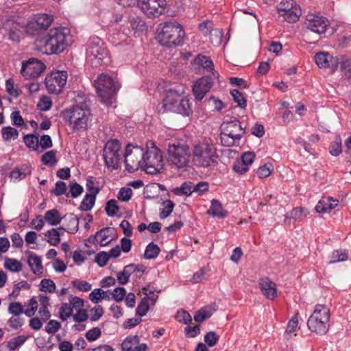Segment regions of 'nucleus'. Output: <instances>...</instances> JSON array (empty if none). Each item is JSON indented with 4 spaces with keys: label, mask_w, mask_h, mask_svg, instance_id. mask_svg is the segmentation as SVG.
I'll return each mask as SVG.
<instances>
[{
    "label": "nucleus",
    "mask_w": 351,
    "mask_h": 351,
    "mask_svg": "<svg viewBox=\"0 0 351 351\" xmlns=\"http://www.w3.org/2000/svg\"><path fill=\"white\" fill-rule=\"evenodd\" d=\"M62 116L64 122L74 131L86 130L92 121L88 101L85 99L83 101H76V104L64 110Z\"/></svg>",
    "instance_id": "obj_1"
},
{
    "label": "nucleus",
    "mask_w": 351,
    "mask_h": 351,
    "mask_svg": "<svg viewBox=\"0 0 351 351\" xmlns=\"http://www.w3.org/2000/svg\"><path fill=\"white\" fill-rule=\"evenodd\" d=\"M70 30L66 27L51 29L38 41L40 51L46 54H58L62 52L69 45Z\"/></svg>",
    "instance_id": "obj_2"
},
{
    "label": "nucleus",
    "mask_w": 351,
    "mask_h": 351,
    "mask_svg": "<svg viewBox=\"0 0 351 351\" xmlns=\"http://www.w3.org/2000/svg\"><path fill=\"white\" fill-rule=\"evenodd\" d=\"M184 36L185 32L180 23L176 21L166 22L162 25L157 40L160 45L172 47L182 45Z\"/></svg>",
    "instance_id": "obj_3"
},
{
    "label": "nucleus",
    "mask_w": 351,
    "mask_h": 351,
    "mask_svg": "<svg viewBox=\"0 0 351 351\" xmlns=\"http://www.w3.org/2000/svg\"><path fill=\"white\" fill-rule=\"evenodd\" d=\"M86 45V59L93 67L106 65L110 62L108 51L101 38L90 37Z\"/></svg>",
    "instance_id": "obj_4"
},
{
    "label": "nucleus",
    "mask_w": 351,
    "mask_h": 351,
    "mask_svg": "<svg viewBox=\"0 0 351 351\" xmlns=\"http://www.w3.org/2000/svg\"><path fill=\"white\" fill-rule=\"evenodd\" d=\"M165 110L189 117L193 112L192 103L190 100L174 90H169L163 100Z\"/></svg>",
    "instance_id": "obj_5"
},
{
    "label": "nucleus",
    "mask_w": 351,
    "mask_h": 351,
    "mask_svg": "<svg viewBox=\"0 0 351 351\" xmlns=\"http://www.w3.org/2000/svg\"><path fill=\"white\" fill-rule=\"evenodd\" d=\"M245 128L236 118H231L230 121L223 122L221 125V144L227 147L235 145L245 134Z\"/></svg>",
    "instance_id": "obj_6"
},
{
    "label": "nucleus",
    "mask_w": 351,
    "mask_h": 351,
    "mask_svg": "<svg viewBox=\"0 0 351 351\" xmlns=\"http://www.w3.org/2000/svg\"><path fill=\"white\" fill-rule=\"evenodd\" d=\"M330 310L326 305L317 304L308 319L309 330L317 335H324L329 329Z\"/></svg>",
    "instance_id": "obj_7"
},
{
    "label": "nucleus",
    "mask_w": 351,
    "mask_h": 351,
    "mask_svg": "<svg viewBox=\"0 0 351 351\" xmlns=\"http://www.w3.org/2000/svg\"><path fill=\"white\" fill-rule=\"evenodd\" d=\"M146 146L147 150L145 153L143 152L142 167H143V169L147 173L156 174L164 167L161 152L153 141H148Z\"/></svg>",
    "instance_id": "obj_8"
},
{
    "label": "nucleus",
    "mask_w": 351,
    "mask_h": 351,
    "mask_svg": "<svg viewBox=\"0 0 351 351\" xmlns=\"http://www.w3.org/2000/svg\"><path fill=\"white\" fill-rule=\"evenodd\" d=\"M94 86L98 97L106 105L112 104V97L119 88L111 76L104 73L97 77L94 82Z\"/></svg>",
    "instance_id": "obj_9"
},
{
    "label": "nucleus",
    "mask_w": 351,
    "mask_h": 351,
    "mask_svg": "<svg viewBox=\"0 0 351 351\" xmlns=\"http://www.w3.org/2000/svg\"><path fill=\"white\" fill-rule=\"evenodd\" d=\"M169 162L178 169H183L188 166L190 161L189 147L180 142L168 145Z\"/></svg>",
    "instance_id": "obj_10"
},
{
    "label": "nucleus",
    "mask_w": 351,
    "mask_h": 351,
    "mask_svg": "<svg viewBox=\"0 0 351 351\" xmlns=\"http://www.w3.org/2000/svg\"><path fill=\"white\" fill-rule=\"evenodd\" d=\"M217 155L212 145L199 143L195 145L193 160L197 166L208 167L217 162Z\"/></svg>",
    "instance_id": "obj_11"
},
{
    "label": "nucleus",
    "mask_w": 351,
    "mask_h": 351,
    "mask_svg": "<svg viewBox=\"0 0 351 351\" xmlns=\"http://www.w3.org/2000/svg\"><path fill=\"white\" fill-rule=\"evenodd\" d=\"M121 143L117 139H110L106 143L103 157L106 165L108 168L117 169L119 167V160L121 159Z\"/></svg>",
    "instance_id": "obj_12"
},
{
    "label": "nucleus",
    "mask_w": 351,
    "mask_h": 351,
    "mask_svg": "<svg viewBox=\"0 0 351 351\" xmlns=\"http://www.w3.org/2000/svg\"><path fill=\"white\" fill-rule=\"evenodd\" d=\"M125 169L129 172H134L142 167V160L143 159V150L139 147H131V145H128L125 154Z\"/></svg>",
    "instance_id": "obj_13"
},
{
    "label": "nucleus",
    "mask_w": 351,
    "mask_h": 351,
    "mask_svg": "<svg viewBox=\"0 0 351 351\" xmlns=\"http://www.w3.org/2000/svg\"><path fill=\"white\" fill-rule=\"evenodd\" d=\"M67 73L64 71H53L45 77V86L51 93L59 94L64 88L66 80Z\"/></svg>",
    "instance_id": "obj_14"
},
{
    "label": "nucleus",
    "mask_w": 351,
    "mask_h": 351,
    "mask_svg": "<svg viewBox=\"0 0 351 351\" xmlns=\"http://www.w3.org/2000/svg\"><path fill=\"white\" fill-rule=\"evenodd\" d=\"M279 15L289 23L296 22L301 15V10L293 0H284L277 6Z\"/></svg>",
    "instance_id": "obj_15"
},
{
    "label": "nucleus",
    "mask_w": 351,
    "mask_h": 351,
    "mask_svg": "<svg viewBox=\"0 0 351 351\" xmlns=\"http://www.w3.org/2000/svg\"><path fill=\"white\" fill-rule=\"evenodd\" d=\"M138 5L142 12L149 18H156L165 12L166 0H138Z\"/></svg>",
    "instance_id": "obj_16"
},
{
    "label": "nucleus",
    "mask_w": 351,
    "mask_h": 351,
    "mask_svg": "<svg viewBox=\"0 0 351 351\" xmlns=\"http://www.w3.org/2000/svg\"><path fill=\"white\" fill-rule=\"evenodd\" d=\"M329 25L328 20L322 16L309 14L306 16L305 27L306 29L318 36L324 34Z\"/></svg>",
    "instance_id": "obj_17"
},
{
    "label": "nucleus",
    "mask_w": 351,
    "mask_h": 351,
    "mask_svg": "<svg viewBox=\"0 0 351 351\" xmlns=\"http://www.w3.org/2000/svg\"><path fill=\"white\" fill-rule=\"evenodd\" d=\"M45 65L40 60L31 58L23 62L21 73L25 78H36L45 69Z\"/></svg>",
    "instance_id": "obj_18"
},
{
    "label": "nucleus",
    "mask_w": 351,
    "mask_h": 351,
    "mask_svg": "<svg viewBox=\"0 0 351 351\" xmlns=\"http://www.w3.org/2000/svg\"><path fill=\"white\" fill-rule=\"evenodd\" d=\"M340 57H333L329 53L319 52L315 54V61L319 68L330 69L335 71L339 67Z\"/></svg>",
    "instance_id": "obj_19"
},
{
    "label": "nucleus",
    "mask_w": 351,
    "mask_h": 351,
    "mask_svg": "<svg viewBox=\"0 0 351 351\" xmlns=\"http://www.w3.org/2000/svg\"><path fill=\"white\" fill-rule=\"evenodd\" d=\"M213 85L211 77H202L197 80L193 87V93L197 100L201 101Z\"/></svg>",
    "instance_id": "obj_20"
},
{
    "label": "nucleus",
    "mask_w": 351,
    "mask_h": 351,
    "mask_svg": "<svg viewBox=\"0 0 351 351\" xmlns=\"http://www.w3.org/2000/svg\"><path fill=\"white\" fill-rule=\"evenodd\" d=\"M259 287L263 294L269 300H274L277 295V289L275 282L269 278H262L259 281Z\"/></svg>",
    "instance_id": "obj_21"
},
{
    "label": "nucleus",
    "mask_w": 351,
    "mask_h": 351,
    "mask_svg": "<svg viewBox=\"0 0 351 351\" xmlns=\"http://www.w3.org/2000/svg\"><path fill=\"white\" fill-rule=\"evenodd\" d=\"M53 21L51 15L47 14H38L34 20L32 21L31 25L32 27L38 30H43L47 29Z\"/></svg>",
    "instance_id": "obj_22"
},
{
    "label": "nucleus",
    "mask_w": 351,
    "mask_h": 351,
    "mask_svg": "<svg viewBox=\"0 0 351 351\" xmlns=\"http://www.w3.org/2000/svg\"><path fill=\"white\" fill-rule=\"evenodd\" d=\"M27 264L33 274L40 275L43 273V267L41 258L34 252H30L27 258Z\"/></svg>",
    "instance_id": "obj_23"
},
{
    "label": "nucleus",
    "mask_w": 351,
    "mask_h": 351,
    "mask_svg": "<svg viewBox=\"0 0 351 351\" xmlns=\"http://www.w3.org/2000/svg\"><path fill=\"white\" fill-rule=\"evenodd\" d=\"M308 214V212L306 208L298 207L294 208L289 214L285 215V222L290 224L291 219L294 221H301L307 216Z\"/></svg>",
    "instance_id": "obj_24"
},
{
    "label": "nucleus",
    "mask_w": 351,
    "mask_h": 351,
    "mask_svg": "<svg viewBox=\"0 0 351 351\" xmlns=\"http://www.w3.org/2000/svg\"><path fill=\"white\" fill-rule=\"evenodd\" d=\"M207 213L218 218H224L228 215V212L223 209L221 203L217 199L211 201V205Z\"/></svg>",
    "instance_id": "obj_25"
},
{
    "label": "nucleus",
    "mask_w": 351,
    "mask_h": 351,
    "mask_svg": "<svg viewBox=\"0 0 351 351\" xmlns=\"http://www.w3.org/2000/svg\"><path fill=\"white\" fill-rule=\"evenodd\" d=\"M216 311L215 305H209L204 306L197 311L194 315V320L196 322H202L210 318Z\"/></svg>",
    "instance_id": "obj_26"
},
{
    "label": "nucleus",
    "mask_w": 351,
    "mask_h": 351,
    "mask_svg": "<svg viewBox=\"0 0 351 351\" xmlns=\"http://www.w3.org/2000/svg\"><path fill=\"white\" fill-rule=\"evenodd\" d=\"M195 63L206 69L208 71H212L214 77H218L219 73L214 71V64L213 61L208 57L202 55H198L195 59Z\"/></svg>",
    "instance_id": "obj_27"
},
{
    "label": "nucleus",
    "mask_w": 351,
    "mask_h": 351,
    "mask_svg": "<svg viewBox=\"0 0 351 351\" xmlns=\"http://www.w3.org/2000/svg\"><path fill=\"white\" fill-rule=\"evenodd\" d=\"M44 219L49 225L57 226L61 222L62 217L60 212L57 209L53 208L45 213Z\"/></svg>",
    "instance_id": "obj_28"
},
{
    "label": "nucleus",
    "mask_w": 351,
    "mask_h": 351,
    "mask_svg": "<svg viewBox=\"0 0 351 351\" xmlns=\"http://www.w3.org/2000/svg\"><path fill=\"white\" fill-rule=\"evenodd\" d=\"M332 200V197H324L317 203L315 210L319 213H325L330 212L334 208V206L329 204V202Z\"/></svg>",
    "instance_id": "obj_29"
},
{
    "label": "nucleus",
    "mask_w": 351,
    "mask_h": 351,
    "mask_svg": "<svg viewBox=\"0 0 351 351\" xmlns=\"http://www.w3.org/2000/svg\"><path fill=\"white\" fill-rule=\"evenodd\" d=\"M172 192L176 195H186L190 196L193 192V182L191 181H186L183 182L180 187L174 188Z\"/></svg>",
    "instance_id": "obj_30"
},
{
    "label": "nucleus",
    "mask_w": 351,
    "mask_h": 351,
    "mask_svg": "<svg viewBox=\"0 0 351 351\" xmlns=\"http://www.w3.org/2000/svg\"><path fill=\"white\" fill-rule=\"evenodd\" d=\"M64 218L68 220L69 224L65 228L60 227L58 230H63L69 233H74L77 232L78 230L79 224L78 219L77 217L73 214H70L69 216H65Z\"/></svg>",
    "instance_id": "obj_31"
},
{
    "label": "nucleus",
    "mask_w": 351,
    "mask_h": 351,
    "mask_svg": "<svg viewBox=\"0 0 351 351\" xmlns=\"http://www.w3.org/2000/svg\"><path fill=\"white\" fill-rule=\"evenodd\" d=\"M138 341L137 335L128 337L121 343L122 351H134Z\"/></svg>",
    "instance_id": "obj_32"
},
{
    "label": "nucleus",
    "mask_w": 351,
    "mask_h": 351,
    "mask_svg": "<svg viewBox=\"0 0 351 351\" xmlns=\"http://www.w3.org/2000/svg\"><path fill=\"white\" fill-rule=\"evenodd\" d=\"M339 67L344 72L345 77L351 80V58L340 56Z\"/></svg>",
    "instance_id": "obj_33"
},
{
    "label": "nucleus",
    "mask_w": 351,
    "mask_h": 351,
    "mask_svg": "<svg viewBox=\"0 0 351 351\" xmlns=\"http://www.w3.org/2000/svg\"><path fill=\"white\" fill-rule=\"evenodd\" d=\"M160 252V247L154 242L149 243L145 250L144 258L145 259H153L156 258Z\"/></svg>",
    "instance_id": "obj_34"
},
{
    "label": "nucleus",
    "mask_w": 351,
    "mask_h": 351,
    "mask_svg": "<svg viewBox=\"0 0 351 351\" xmlns=\"http://www.w3.org/2000/svg\"><path fill=\"white\" fill-rule=\"evenodd\" d=\"M25 145L33 151H38L39 148L38 137L35 134H26L23 137Z\"/></svg>",
    "instance_id": "obj_35"
},
{
    "label": "nucleus",
    "mask_w": 351,
    "mask_h": 351,
    "mask_svg": "<svg viewBox=\"0 0 351 351\" xmlns=\"http://www.w3.org/2000/svg\"><path fill=\"white\" fill-rule=\"evenodd\" d=\"M132 267L129 265L124 267L123 271L117 274V278L120 285H126L129 282V278L132 274Z\"/></svg>",
    "instance_id": "obj_36"
},
{
    "label": "nucleus",
    "mask_w": 351,
    "mask_h": 351,
    "mask_svg": "<svg viewBox=\"0 0 351 351\" xmlns=\"http://www.w3.org/2000/svg\"><path fill=\"white\" fill-rule=\"evenodd\" d=\"M1 136L4 141H10L11 139H16L19 136V132L12 127H4L1 130Z\"/></svg>",
    "instance_id": "obj_37"
},
{
    "label": "nucleus",
    "mask_w": 351,
    "mask_h": 351,
    "mask_svg": "<svg viewBox=\"0 0 351 351\" xmlns=\"http://www.w3.org/2000/svg\"><path fill=\"white\" fill-rule=\"evenodd\" d=\"M4 267L6 269L12 272H19L22 269V264L20 261L10 258H6Z\"/></svg>",
    "instance_id": "obj_38"
},
{
    "label": "nucleus",
    "mask_w": 351,
    "mask_h": 351,
    "mask_svg": "<svg viewBox=\"0 0 351 351\" xmlns=\"http://www.w3.org/2000/svg\"><path fill=\"white\" fill-rule=\"evenodd\" d=\"M348 255L346 251L335 250L333 251L330 256L329 264L336 263L339 262H343L348 259Z\"/></svg>",
    "instance_id": "obj_39"
},
{
    "label": "nucleus",
    "mask_w": 351,
    "mask_h": 351,
    "mask_svg": "<svg viewBox=\"0 0 351 351\" xmlns=\"http://www.w3.org/2000/svg\"><path fill=\"white\" fill-rule=\"evenodd\" d=\"M95 200L96 197L86 194L80 204V209L83 211L90 210L95 205Z\"/></svg>",
    "instance_id": "obj_40"
},
{
    "label": "nucleus",
    "mask_w": 351,
    "mask_h": 351,
    "mask_svg": "<svg viewBox=\"0 0 351 351\" xmlns=\"http://www.w3.org/2000/svg\"><path fill=\"white\" fill-rule=\"evenodd\" d=\"M45 236L47 237V242L51 245L56 246L60 241V234L58 229L52 228L48 230Z\"/></svg>",
    "instance_id": "obj_41"
},
{
    "label": "nucleus",
    "mask_w": 351,
    "mask_h": 351,
    "mask_svg": "<svg viewBox=\"0 0 351 351\" xmlns=\"http://www.w3.org/2000/svg\"><path fill=\"white\" fill-rule=\"evenodd\" d=\"M109 232L110 229L108 228H102L96 232L98 237V243L101 246H106L110 242V240H108Z\"/></svg>",
    "instance_id": "obj_42"
},
{
    "label": "nucleus",
    "mask_w": 351,
    "mask_h": 351,
    "mask_svg": "<svg viewBox=\"0 0 351 351\" xmlns=\"http://www.w3.org/2000/svg\"><path fill=\"white\" fill-rule=\"evenodd\" d=\"M56 150H51L45 153L41 157V161L45 165H56L58 162L56 157Z\"/></svg>",
    "instance_id": "obj_43"
},
{
    "label": "nucleus",
    "mask_w": 351,
    "mask_h": 351,
    "mask_svg": "<svg viewBox=\"0 0 351 351\" xmlns=\"http://www.w3.org/2000/svg\"><path fill=\"white\" fill-rule=\"evenodd\" d=\"M39 289L43 292L53 293L56 290V285L51 279H43L39 285Z\"/></svg>",
    "instance_id": "obj_44"
},
{
    "label": "nucleus",
    "mask_w": 351,
    "mask_h": 351,
    "mask_svg": "<svg viewBox=\"0 0 351 351\" xmlns=\"http://www.w3.org/2000/svg\"><path fill=\"white\" fill-rule=\"evenodd\" d=\"M29 173H30V170L27 167L16 168L11 171L10 177L12 179L21 180L24 179Z\"/></svg>",
    "instance_id": "obj_45"
},
{
    "label": "nucleus",
    "mask_w": 351,
    "mask_h": 351,
    "mask_svg": "<svg viewBox=\"0 0 351 351\" xmlns=\"http://www.w3.org/2000/svg\"><path fill=\"white\" fill-rule=\"evenodd\" d=\"M231 95L234 101L237 103V105L241 108L245 109L246 107V99L243 95L237 89H234L231 91Z\"/></svg>",
    "instance_id": "obj_46"
},
{
    "label": "nucleus",
    "mask_w": 351,
    "mask_h": 351,
    "mask_svg": "<svg viewBox=\"0 0 351 351\" xmlns=\"http://www.w3.org/2000/svg\"><path fill=\"white\" fill-rule=\"evenodd\" d=\"M164 208L161 210L160 213V217L161 219H165L171 213L173 212L174 208V203L171 200L164 201L162 204Z\"/></svg>",
    "instance_id": "obj_47"
},
{
    "label": "nucleus",
    "mask_w": 351,
    "mask_h": 351,
    "mask_svg": "<svg viewBox=\"0 0 351 351\" xmlns=\"http://www.w3.org/2000/svg\"><path fill=\"white\" fill-rule=\"evenodd\" d=\"M86 186L88 191L86 194L91 195L94 197H96L100 191V189L98 186H95V178L93 176L88 177L86 179Z\"/></svg>",
    "instance_id": "obj_48"
},
{
    "label": "nucleus",
    "mask_w": 351,
    "mask_h": 351,
    "mask_svg": "<svg viewBox=\"0 0 351 351\" xmlns=\"http://www.w3.org/2000/svg\"><path fill=\"white\" fill-rule=\"evenodd\" d=\"M119 210L117 202L115 199H110L107 202L105 210L109 217H114Z\"/></svg>",
    "instance_id": "obj_49"
},
{
    "label": "nucleus",
    "mask_w": 351,
    "mask_h": 351,
    "mask_svg": "<svg viewBox=\"0 0 351 351\" xmlns=\"http://www.w3.org/2000/svg\"><path fill=\"white\" fill-rule=\"evenodd\" d=\"M149 305L147 298H143L136 309V313L140 317L145 316L149 309Z\"/></svg>",
    "instance_id": "obj_50"
},
{
    "label": "nucleus",
    "mask_w": 351,
    "mask_h": 351,
    "mask_svg": "<svg viewBox=\"0 0 351 351\" xmlns=\"http://www.w3.org/2000/svg\"><path fill=\"white\" fill-rule=\"evenodd\" d=\"M27 340V337L25 335H19L10 339L8 343V346L12 351L16 349L18 347L22 346Z\"/></svg>",
    "instance_id": "obj_51"
},
{
    "label": "nucleus",
    "mask_w": 351,
    "mask_h": 351,
    "mask_svg": "<svg viewBox=\"0 0 351 351\" xmlns=\"http://www.w3.org/2000/svg\"><path fill=\"white\" fill-rule=\"evenodd\" d=\"M73 308L71 304L64 303L62 304L60 310V318L62 321L66 320L69 317L72 315Z\"/></svg>",
    "instance_id": "obj_52"
},
{
    "label": "nucleus",
    "mask_w": 351,
    "mask_h": 351,
    "mask_svg": "<svg viewBox=\"0 0 351 351\" xmlns=\"http://www.w3.org/2000/svg\"><path fill=\"white\" fill-rule=\"evenodd\" d=\"M70 191L69 193L71 197L73 198H76L79 197L83 193V187L77 183L75 180L70 182L69 184Z\"/></svg>",
    "instance_id": "obj_53"
},
{
    "label": "nucleus",
    "mask_w": 351,
    "mask_h": 351,
    "mask_svg": "<svg viewBox=\"0 0 351 351\" xmlns=\"http://www.w3.org/2000/svg\"><path fill=\"white\" fill-rule=\"evenodd\" d=\"M71 284L73 287L81 291H89L92 288V285L85 280L75 279L72 281Z\"/></svg>",
    "instance_id": "obj_54"
},
{
    "label": "nucleus",
    "mask_w": 351,
    "mask_h": 351,
    "mask_svg": "<svg viewBox=\"0 0 351 351\" xmlns=\"http://www.w3.org/2000/svg\"><path fill=\"white\" fill-rule=\"evenodd\" d=\"M204 339L208 346L213 347L218 342L219 336L215 332L210 331L204 335Z\"/></svg>",
    "instance_id": "obj_55"
},
{
    "label": "nucleus",
    "mask_w": 351,
    "mask_h": 351,
    "mask_svg": "<svg viewBox=\"0 0 351 351\" xmlns=\"http://www.w3.org/2000/svg\"><path fill=\"white\" fill-rule=\"evenodd\" d=\"M112 295V298L117 302H120L123 301L124 298L126 295V290L125 288L119 287H117L114 289V291L110 293Z\"/></svg>",
    "instance_id": "obj_56"
},
{
    "label": "nucleus",
    "mask_w": 351,
    "mask_h": 351,
    "mask_svg": "<svg viewBox=\"0 0 351 351\" xmlns=\"http://www.w3.org/2000/svg\"><path fill=\"white\" fill-rule=\"evenodd\" d=\"M8 311L14 316H19L21 313H24L23 305L20 302H17L10 304Z\"/></svg>",
    "instance_id": "obj_57"
},
{
    "label": "nucleus",
    "mask_w": 351,
    "mask_h": 351,
    "mask_svg": "<svg viewBox=\"0 0 351 351\" xmlns=\"http://www.w3.org/2000/svg\"><path fill=\"white\" fill-rule=\"evenodd\" d=\"M132 191L130 188H121L117 195V198L123 202H128L131 199Z\"/></svg>",
    "instance_id": "obj_58"
},
{
    "label": "nucleus",
    "mask_w": 351,
    "mask_h": 351,
    "mask_svg": "<svg viewBox=\"0 0 351 351\" xmlns=\"http://www.w3.org/2000/svg\"><path fill=\"white\" fill-rule=\"evenodd\" d=\"M101 329L98 327H94L86 332V338L89 341H94L97 340L101 336Z\"/></svg>",
    "instance_id": "obj_59"
},
{
    "label": "nucleus",
    "mask_w": 351,
    "mask_h": 351,
    "mask_svg": "<svg viewBox=\"0 0 351 351\" xmlns=\"http://www.w3.org/2000/svg\"><path fill=\"white\" fill-rule=\"evenodd\" d=\"M176 319L179 322L189 324L192 321L191 315L185 311H178L176 315Z\"/></svg>",
    "instance_id": "obj_60"
},
{
    "label": "nucleus",
    "mask_w": 351,
    "mask_h": 351,
    "mask_svg": "<svg viewBox=\"0 0 351 351\" xmlns=\"http://www.w3.org/2000/svg\"><path fill=\"white\" fill-rule=\"evenodd\" d=\"M61 324L56 320H50L45 326V331L48 334H54L60 328Z\"/></svg>",
    "instance_id": "obj_61"
},
{
    "label": "nucleus",
    "mask_w": 351,
    "mask_h": 351,
    "mask_svg": "<svg viewBox=\"0 0 351 351\" xmlns=\"http://www.w3.org/2000/svg\"><path fill=\"white\" fill-rule=\"evenodd\" d=\"M130 27L134 30H141L144 26V22L141 17H132L129 20Z\"/></svg>",
    "instance_id": "obj_62"
},
{
    "label": "nucleus",
    "mask_w": 351,
    "mask_h": 351,
    "mask_svg": "<svg viewBox=\"0 0 351 351\" xmlns=\"http://www.w3.org/2000/svg\"><path fill=\"white\" fill-rule=\"evenodd\" d=\"M39 145L42 148L41 152L51 148L53 145L51 136L47 134L43 135L39 141Z\"/></svg>",
    "instance_id": "obj_63"
},
{
    "label": "nucleus",
    "mask_w": 351,
    "mask_h": 351,
    "mask_svg": "<svg viewBox=\"0 0 351 351\" xmlns=\"http://www.w3.org/2000/svg\"><path fill=\"white\" fill-rule=\"evenodd\" d=\"M109 260V255L106 252H101L95 256V261L99 267H104Z\"/></svg>",
    "instance_id": "obj_64"
}]
</instances>
